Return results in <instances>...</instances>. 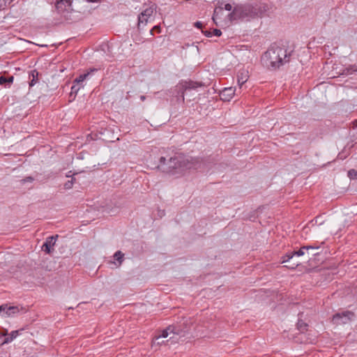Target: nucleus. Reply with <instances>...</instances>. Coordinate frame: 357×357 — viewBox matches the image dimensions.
<instances>
[{"instance_id": "obj_29", "label": "nucleus", "mask_w": 357, "mask_h": 357, "mask_svg": "<svg viewBox=\"0 0 357 357\" xmlns=\"http://www.w3.org/2000/svg\"><path fill=\"white\" fill-rule=\"evenodd\" d=\"M299 264H300L299 262H296V263H294L291 266H284L289 269L294 270L297 266H299Z\"/></svg>"}, {"instance_id": "obj_8", "label": "nucleus", "mask_w": 357, "mask_h": 357, "mask_svg": "<svg viewBox=\"0 0 357 357\" xmlns=\"http://www.w3.org/2000/svg\"><path fill=\"white\" fill-rule=\"evenodd\" d=\"M58 238V235L51 236L46 238L45 243L43 245V250L47 254H50L52 250H54L53 247L56 243V241Z\"/></svg>"}, {"instance_id": "obj_13", "label": "nucleus", "mask_w": 357, "mask_h": 357, "mask_svg": "<svg viewBox=\"0 0 357 357\" xmlns=\"http://www.w3.org/2000/svg\"><path fill=\"white\" fill-rule=\"evenodd\" d=\"M353 317H354V312L346 311L342 313H336L334 314L333 317V321L335 323H338V321L343 317H347L348 320H350Z\"/></svg>"}, {"instance_id": "obj_12", "label": "nucleus", "mask_w": 357, "mask_h": 357, "mask_svg": "<svg viewBox=\"0 0 357 357\" xmlns=\"http://www.w3.org/2000/svg\"><path fill=\"white\" fill-rule=\"evenodd\" d=\"M23 329L13 331L10 333H8V331L6 329L5 333H2V336L5 337V342L9 343L11 342L14 339H15L20 334V332Z\"/></svg>"}, {"instance_id": "obj_37", "label": "nucleus", "mask_w": 357, "mask_h": 357, "mask_svg": "<svg viewBox=\"0 0 357 357\" xmlns=\"http://www.w3.org/2000/svg\"><path fill=\"white\" fill-rule=\"evenodd\" d=\"M153 30H157L158 31H159V32H160V26H155L153 27Z\"/></svg>"}, {"instance_id": "obj_10", "label": "nucleus", "mask_w": 357, "mask_h": 357, "mask_svg": "<svg viewBox=\"0 0 357 357\" xmlns=\"http://www.w3.org/2000/svg\"><path fill=\"white\" fill-rule=\"evenodd\" d=\"M101 68H90L86 70V73L80 75L77 77L75 78L74 80V83L79 84L82 83L86 79H87L89 75L93 74L94 73L98 72L99 70H100Z\"/></svg>"}, {"instance_id": "obj_2", "label": "nucleus", "mask_w": 357, "mask_h": 357, "mask_svg": "<svg viewBox=\"0 0 357 357\" xmlns=\"http://www.w3.org/2000/svg\"><path fill=\"white\" fill-rule=\"evenodd\" d=\"M199 158L184 156H174L169 159L165 157L159 158L157 168L166 174H174L185 169L197 168L199 164Z\"/></svg>"}, {"instance_id": "obj_18", "label": "nucleus", "mask_w": 357, "mask_h": 357, "mask_svg": "<svg viewBox=\"0 0 357 357\" xmlns=\"http://www.w3.org/2000/svg\"><path fill=\"white\" fill-rule=\"evenodd\" d=\"M20 312V309L17 306H10L7 305V308H6L5 313L8 317L13 316V314L18 313Z\"/></svg>"}, {"instance_id": "obj_5", "label": "nucleus", "mask_w": 357, "mask_h": 357, "mask_svg": "<svg viewBox=\"0 0 357 357\" xmlns=\"http://www.w3.org/2000/svg\"><path fill=\"white\" fill-rule=\"evenodd\" d=\"M184 333V330L181 328L180 326L170 325L165 329L162 330L161 334L155 337V340H158L160 337H167L171 333L181 336Z\"/></svg>"}, {"instance_id": "obj_30", "label": "nucleus", "mask_w": 357, "mask_h": 357, "mask_svg": "<svg viewBox=\"0 0 357 357\" xmlns=\"http://www.w3.org/2000/svg\"><path fill=\"white\" fill-rule=\"evenodd\" d=\"M307 246L310 247L309 250H317V249H319L320 248V246L318 245L317 243H314V244H312V245H307Z\"/></svg>"}, {"instance_id": "obj_31", "label": "nucleus", "mask_w": 357, "mask_h": 357, "mask_svg": "<svg viewBox=\"0 0 357 357\" xmlns=\"http://www.w3.org/2000/svg\"><path fill=\"white\" fill-rule=\"evenodd\" d=\"M221 31L220 29H213V34L216 36H220L221 35Z\"/></svg>"}, {"instance_id": "obj_19", "label": "nucleus", "mask_w": 357, "mask_h": 357, "mask_svg": "<svg viewBox=\"0 0 357 357\" xmlns=\"http://www.w3.org/2000/svg\"><path fill=\"white\" fill-rule=\"evenodd\" d=\"M309 248L310 247H307V245H303V246L301 247L298 250L292 251L291 252L293 253L294 257V256L301 257V256L304 255L305 251L309 250Z\"/></svg>"}, {"instance_id": "obj_20", "label": "nucleus", "mask_w": 357, "mask_h": 357, "mask_svg": "<svg viewBox=\"0 0 357 357\" xmlns=\"http://www.w3.org/2000/svg\"><path fill=\"white\" fill-rule=\"evenodd\" d=\"M14 77L13 76L10 77H5V76H1L0 77V85H3L6 84H10L13 82Z\"/></svg>"}, {"instance_id": "obj_15", "label": "nucleus", "mask_w": 357, "mask_h": 357, "mask_svg": "<svg viewBox=\"0 0 357 357\" xmlns=\"http://www.w3.org/2000/svg\"><path fill=\"white\" fill-rule=\"evenodd\" d=\"M248 75L245 72L239 71L237 74V83L241 89L242 86L247 82Z\"/></svg>"}, {"instance_id": "obj_11", "label": "nucleus", "mask_w": 357, "mask_h": 357, "mask_svg": "<svg viewBox=\"0 0 357 357\" xmlns=\"http://www.w3.org/2000/svg\"><path fill=\"white\" fill-rule=\"evenodd\" d=\"M224 9H225L226 10L230 11L232 10V6L230 3H226L224 6ZM222 10H223L222 7H219L218 8H215L214 10V13L213 15V20L214 21V22L215 23L216 25H218V20L220 18L219 13L222 14Z\"/></svg>"}, {"instance_id": "obj_27", "label": "nucleus", "mask_w": 357, "mask_h": 357, "mask_svg": "<svg viewBox=\"0 0 357 357\" xmlns=\"http://www.w3.org/2000/svg\"><path fill=\"white\" fill-rule=\"evenodd\" d=\"M33 181H34L33 177H32V176H26V177H25L24 178H23V179H22V180H21V183H26V182H30V183H31V182H33Z\"/></svg>"}, {"instance_id": "obj_17", "label": "nucleus", "mask_w": 357, "mask_h": 357, "mask_svg": "<svg viewBox=\"0 0 357 357\" xmlns=\"http://www.w3.org/2000/svg\"><path fill=\"white\" fill-rule=\"evenodd\" d=\"M355 72H357V66L350 65L342 70L341 75H349L353 74Z\"/></svg>"}, {"instance_id": "obj_35", "label": "nucleus", "mask_w": 357, "mask_h": 357, "mask_svg": "<svg viewBox=\"0 0 357 357\" xmlns=\"http://www.w3.org/2000/svg\"><path fill=\"white\" fill-rule=\"evenodd\" d=\"M202 32L204 33L205 36L207 37H211L213 35L212 33L209 31H202Z\"/></svg>"}, {"instance_id": "obj_38", "label": "nucleus", "mask_w": 357, "mask_h": 357, "mask_svg": "<svg viewBox=\"0 0 357 357\" xmlns=\"http://www.w3.org/2000/svg\"><path fill=\"white\" fill-rule=\"evenodd\" d=\"M145 99H146V96H140V100H141L142 101L145 100Z\"/></svg>"}, {"instance_id": "obj_33", "label": "nucleus", "mask_w": 357, "mask_h": 357, "mask_svg": "<svg viewBox=\"0 0 357 357\" xmlns=\"http://www.w3.org/2000/svg\"><path fill=\"white\" fill-rule=\"evenodd\" d=\"M202 23L201 22H196L195 23V26L199 28V29H202Z\"/></svg>"}, {"instance_id": "obj_6", "label": "nucleus", "mask_w": 357, "mask_h": 357, "mask_svg": "<svg viewBox=\"0 0 357 357\" xmlns=\"http://www.w3.org/2000/svg\"><path fill=\"white\" fill-rule=\"evenodd\" d=\"M155 9V5L153 4L144 10L138 17V26L140 24H146L149 18L153 15Z\"/></svg>"}, {"instance_id": "obj_36", "label": "nucleus", "mask_w": 357, "mask_h": 357, "mask_svg": "<svg viewBox=\"0 0 357 357\" xmlns=\"http://www.w3.org/2000/svg\"><path fill=\"white\" fill-rule=\"evenodd\" d=\"M86 2L88 3H97L100 0H85Z\"/></svg>"}, {"instance_id": "obj_26", "label": "nucleus", "mask_w": 357, "mask_h": 357, "mask_svg": "<svg viewBox=\"0 0 357 357\" xmlns=\"http://www.w3.org/2000/svg\"><path fill=\"white\" fill-rule=\"evenodd\" d=\"M13 0H0V10L3 9L7 4L11 3Z\"/></svg>"}, {"instance_id": "obj_3", "label": "nucleus", "mask_w": 357, "mask_h": 357, "mask_svg": "<svg viewBox=\"0 0 357 357\" xmlns=\"http://www.w3.org/2000/svg\"><path fill=\"white\" fill-rule=\"evenodd\" d=\"M257 9L250 4L240 5L234 7L231 13L228 15V17L231 21L254 18L257 15Z\"/></svg>"}, {"instance_id": "obj_28", "label": "nucleus", "mask_w": 357, "mask_h": 357, "mask_svg": "<svg viewBox=\"0 0 357 357\" xmlns=\"http://www.w3.org/2000/svg\"><path fill=\"white\" fill-rule=\"evenodd\" d=\"M84 86L83 85H81L79 86H77L76 85H73L71 86V93H77V91L81 89Z\"/></svg>"}, {"instance_id": "obj_7", "label": "nucleus", "mask_w": 357, "mask_h": 357, "mask_svg": "<svg viewBox=\"0 0 357 357\" xmlns=\"http://www.w3.org/2000/svg\"><path fill=\"white\" fill-rule=\"evenodd\" d=\"M55 7L59 13L63 15L66 12L68 13L69 10H72V1H70V0L57 1Z\"/></svg>"}, {"instance_id": "obj_34", "label": "nucleus", "mask_w": 357, "mask_h": 357, "mask_svg": "<svg viewBox=\"0 0 357 357\" xmlns=\"http://www.w3.org/2000/svg\"><path fill=\"white\" fill-rule=\"evenodd\" d=\"M4 340H5V337H3L2 335L0 336V346L7 344V342H5Z\"/></svg>"}, {"instance_id": "obj_1", "label": "nucleus", "mask_w": 357, "mask_h": 357, "mask_svg": "<svg viewBox=\"0 0 357 357\" xmlns=\"http://www.w3.org/2000/svg\"><path fill=\"white\" fill-rule=\"evenodd\" d=\"M292 46H271L261 58L262 65L271 70H275L289 62Z\"/></svg>"}, {"instance_id": "obj_16", "label": "nucleus", "mask_w": 357, "mask_h": 357, "mask_svg": "<svg viewBox=\"0 0 357 357\" xmlns=\"http://www.w3.org/2000/svg\"><path fill=\"white\" fill-rule=\"evenodd\" d=\"M105 48H102V51H103L105 54V59L108 61H111L114 58V55L112 54V46H104Z\"/></svg>"}, {"instance_id": "obj_22", "label": "nucleus", "mask_w": 357, "mask_h": 357, "mask_svg": "<svg viewBox=\"0 0 357 357\" xmlns=\"http://www.w3.org/2000/svg\"><path fill=\"white\" fill-rule=\"evenodd\" d=\"M293 257H294L293 253L291 252H288L281 257V263L284 264L285 262H287L290 259H291Z\"/></svg>"}, {"instance_id": "obj_23", "label": "nucleus", "mask_w": 357, "mask_h": 357, "mask_svg": "<svg viewBox=\"0 0 357 357\" xmlns=\"http://www.w3.org/2000/svg\"><path fill=\"white\" fill-rule=\"evenodd\" d=\"M124 255L121 251H117L114 255V258L115 260L119 261V265L121 264L123 260Z\"/></svg>"}, {"instance_id": "obj_21", "label": "nucleus", "mask_w": 357, "mask_h": 357, "mask_svg": "<svg viewBox=\"0 0 357 357\" xmlns=\"http://www.w3.org/2000/svg\"><path fill=\"white\" fill-rule=\"evenodd\" d=\"M308 325L303 320H298L297 323V328L301 332L304 333L307 330Z\"/></svg>"}, {"instance_id": "obj_9", "label": "nucleus", "mask_w": 357, "mask_h": 357, "mask_svg": "<svg viewBox=\"0 0 357 357\" xmlns=\"http://www.w3.org/2000/svg\"><path fill=\"white\" fill-rule=\"evenodd\" d=\"M236 89L233 87L225 88L220 93V99L225 102H229L234 97Z\"/></svg>"}, {"instance_id": "obj_4", "label": "nucleus", "mask_w": 357, "mask_h": 357, "mask_svg": "<svg viewBox=\"0 0 357 357\" xmlns=\"http://www.w3.org/2000/svg\"><path fill=\"white\" fill-rule=\"evenodd\" d=\"M204 86L202 82L193 81L191 79L181 80L177 84L176 87L178 89V93L184 100L185 92L188 90H196L199 87Z\"/></svg>"}, {"instance_id": "obj_32", "label": "nucleus", "mask_w": 357, "mask_h": 357, "mask_svg": "<svg viewBox=\"0 0 357 357\" xmlns=\"http://www.w3.org/2000/svg\"><path fill=\"white\" fill-rule=\"evenodd\" d=\"M6 308H7V304L0 305V313L5 312Z\"/></svg>"}, {"instance_id": "obj_25", "label": "nucleus", "mask_w": 357, "mask_h": 357, "mask_svg": "<svg viewBox=\"0 0 357 357\" xmlns=\"http://www.w3.org/2000/svg\"><path fill=\"white\" fill-rule=\"evenodd\" d=\"M75 181V178L72 177V179L70 181H68L64 184V188L66 190L71 189L73 188L74 181Z\"/></svg>"}, {"instance_id": "obj_39", "label": "nucleus", "mask_w": 357, "mask_h": 357, "mask_svg": "<svg viewBox=\"0 0 357 357\" xmlns=\"http://www.w3.org/2000/svg\"><path fill=\"white\" fill-rule=\"evenodd\" d=\"M70 173H71V172H69L68 173V174L66 175V176H67V177H70V176H70Z\"/></svg>"}, {"instance_id": "obj_24", "label": "nucleus", "mask_w": 357, "mask_h": 357, "mask_svg": "<svg viewBox=\"0 0 357 357\" xmlns=\"http://www.w3.org/2000/svg\"><path fill=\"white\" fill-rule=\"evenodd\" d=\"M348 176L351 179L357 178V170L354 169H349L347 172Z\"/></svg>"}, {"instance_id": "obj_14", "label": "nucleus", "mask_w": 357, "mask_h": 357, "mask_svg": "<svg viewBox=\"0 0 357 357\" xmlns=\"http://www.w3.org/2000/svg\"><path fill=\"white\" fill-rule=\"evenodd\" d=\"M38 72L37 70H31L29 73V86H34L38 82Z\"/></svg>"}, {"instance_id": "obj_40", "label": "nucleus", "mask_w": 357, "mask_h": 357, "mask_svg": "<svg viewBox=\"0 0 357 357\" xmlns=\"http://www.w3.org/2000/svg\"><path fill=\"white\" fill-rule=\"evenodd\" d=\"M32 45H38V44H37V43H32Z\"/></svg>"}]
</instances>
